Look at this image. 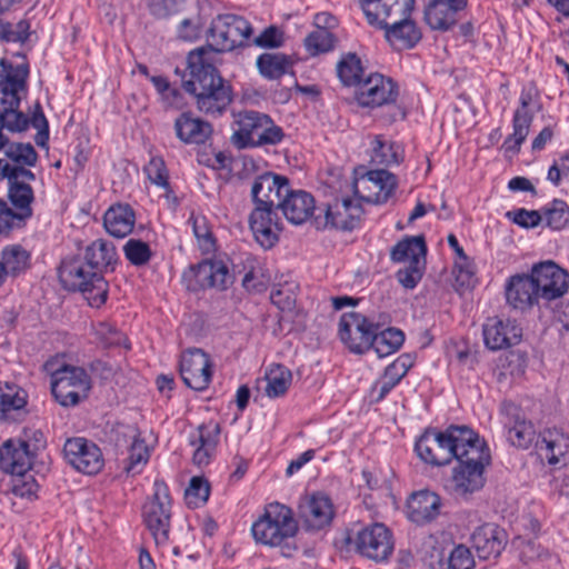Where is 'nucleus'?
<instances>
[{"label":"nucleus","mask_w":569,"mask_h":569,"mask_svg":"<svg viewBox=\"0 0 569 569\" xmlns=\"http://www.w3.org/2000/svg\"><path fill=\"white\" fill-rule=\"evenodd\" d=\"M507 217L512 219L515 223L523 228L537 227L542 217L537 210L518 209L516 211H508Z\"/></svg>","instance_id":"nucleus-61"},{"label":"nucleus","mask_w":569,"mask_h":569,"mask_svg":"<svg viewBox=\"0 0 569 569\" xmlns=\"http://www.w3.org/2000/svg\"><path fill=\"white\" fill-rule=\"evenodd\" d=\"M282 41V33L274 26L268 27L253 39V43L260 48H279Z\"/></svg>","instance_id":"nucleus-62"},{"label":"nucleus","mask_w":569,"mask_h":569,"mask_svg":"<svg viewBox=\"0 0 569 569\" xmlns=\"http://www.w3.org/2000/svg\"><path fill=\"white\" fill-rule=\"evenodd\" d=\"M290 66L289 58L283 53H262L257 59L259 72L267 79L282 77Z\"/></svg>","instance_id":"nucleus-44"},{"label":"nucleus","mask_w":569,"mask_h":569,"mask_svg":"<svg viewBox=\"0 0 569 569\" xmlns=\"http://www.w3.org/2000/svg\"><path fill=\"white\" fill-rule=\"evenodd\" d=\"M27 405V392L22 389L8 388V391L0 392V411L7 413L12 410H20Z\"/></svg>","instance_id":"nucleus-55"},{"label":"nucleus","mask_w":569,"mask_h":569,"mask_svg":"<svg viewBox=\"0 0 569 569\" xmlns=\"http://www.w3.org/2000/svg\"><path fill=\"white\" fill-rule=\"evenodd\" d=\"M91 379L81 367L63 365L51 375V392L62 407H74L87 399Z\"/></svg>","instance_id":"nucleus-8"},{"label":"nucleus","mask_w":569,"mask_h":569,"mask_svg":"<svg viewBox=\"0 0 569 569\" xmlns=\"http://www.w3.org/2000/svg\"><path fill=\"white\" fill-rule=\"evenodd\" d=\"M395 549L392 532L383 523L363 528L356 538V550L377 563L388 561Z\"/></svg>","instance_id":"nucleus-11"},{"label":"nucleus","mask_w":569,"mask_h":569,"mask_svg":"<svg viewBox=\"0 0 569 569\" xmlns=\"http://www.w3.org/2000/svg\"><path fill=\"white\" fill-rule=\"evenodd\" d=\"M446 432L452 460L456 459L458 462L490 460L485 442L468 426L450 425L446 428Z\"/></svg>","instance_id":"nucleus-12"},{"label":"nucleus","mask_w":569,"mask_h":569,"mask_svg":"<svg viewBox=\"0 0 569 569\" xmlns=\"http://www.w3.org/2000/svg\"><path fill=\"white\" fill-rule=\"evenodd\" d=\"M276 207L257 206L249 217L250 229L263 248H271L278 241L282 223L274 211Z\"/></svg>","instance_id":"nucleus-22"},{"label":"nucleus","mask_w":569,"mask_h":569,"mask_svg":"<svg viewBox=\"0 0 569 569\" xmlns=\"http://www.w3.org/2000/svg\"><path fill=\"white\" fill-rule=\"evenodd\" d=\"M0 179L8 180L9 199L13 207L20 211L19 213L13 212L12 209L7 207V203L3 200H0V212L6 211L8 216L19 220L31 217V202L33 201L34 196L28 181H33L36 179V174L27 168L10 166L7 160L0 159Z\"/></svg>","instance_id":"nucleus-6"},{"label":"nucleus","mask_w":569,"mask_h":569,"mask_svg":"<svg viewBox=\"0 0 569 569\" xmlns=\"http://www.w3.org/2000/svg\"><path fill=\"white\" fill-rule=\"evenodd\" d=\"M337 38L327 28H316L305 38L306 50L311 56L327 53L335 49Z\"/></svg>","instance_id":"nucleus-45"},{"label":"nucleus","mask_w":569,"mask_h":569,"mask_svg":"<svg viewBox=\"0 0 569 569\" xmlns=\"http://www.w3.org/2000/svg\"><path fill=\"white\" fill-rule=\"evenodd\" d=\"M397 187L396 176L383 169L369 171L355 184V193L367 202L383 203Z\"/></svg>","instance_id":"nucleus-20"},{"label":"nucleus","mask_w":569,"mask_h":569,"mask_svg":"<svg viewBox=\"0 0 569 569\" xmlns=\"http://www.w3.org/2000/svg\"><path fill=\"white\" fill-rule=\"evenodd\" d=\"M149 459L148 449L144 445L143 440L134 439L130 450H129V457H128V465L126 466V471L128 473H139L141 468H139L141 465L147 463Z\"/></svg>","instance_id":"nucleus-53"},{"label":"nucleus","mask_w":569,"mask_h":569,"mask_svg":"<svg viewBox=\"0 0 569 569\" xmlns=\"http://www.w3.org/2000/svg\"><path fill=\"white\" fill-rule=\"evenodd\" d=\"M377 323L358 312L343 313L339 321L341 341L355 353H363L375 341Z\"/></svg>","instance_id":"nucleus-13"},{"label":"nucleus","mask_w":569,"mask_h":569,"mask_svg":"<svg viewBox=\"0 0 569 569\" xmlns=\"http://www.w3.org/2000/svg\"><path fill=\"white\" fill-rule=\"evenodd\" d=\"M234 126L231 142L238 149L274 146L284 137L282 128L268 114L254 110L239 112Z\"/></svg>","instance_id":"nucleus-4"},{"label":"nucleus","mask_w":569,"mask_h":569,"mask_svg":"<svg viewBox=\"0 0 569 569\" xmlns=\"http://www.w3.org/2000/svg\"><path fill=\"white\" fill-rule=\"evenodd\" d=\"M209 356L201 349H189L180 360V376L184 385L193 390L207 389L212 377Z\"/></svg>","instance_id":"nucleus-16"},{"label":"nucleus","mask_w":569,"mask_h":569,"mask_svg":"<svg viewBox=\"0 0 569 569\" xmlns=\"http://www.w3.org/2000/svg\"><path fill=\"white\" fill-rule=\"evenodd\" d=\"M4 153L13 162L10 166L33 167L38 160V153L31 143H10Z\"/></svg>","instance_id":"nucleus-47"},{"label":"nucleus","mask_w":569,"mask_h":569,"mask_svg":"<svg viewBox=\"0 0 569 569\" xmlns=\"http://www.w3.org/2000/svg\"><path fill=\"white\" fill-rule=\"evenodd\" d=\"M292 375L289 369L282 365H272L266 372L264 391L268 397L276 398L283 396L291 385Z\"/></svg>","instance_id":"nucleus-43"},{"label":"nucleus","mask_w":569,"mask_h":569,"mask_svg":"<svg viewBox=\"0 0 569 569\" xmlns=\"http://www.w3.org/2000/svg\"><path fill=\"white\" fill-rule=\"evenodd\" d=\"M290 181L287 177L273 172H266L257 177L251 188L254 204L276 207L288 192Z\"/></svg>","instance_id":"nucleus-21"},{"label":"nucleus","mask_w":569,"mask_h":569,"mask_svg":"<svg viewBox=\"0 0 569 569\" xmlns=\"http://www.w3.org/2000/svg\"><path fill=\"white\" fill-rule=\"evenodd\" d=\"M143 522L151 532L157 545H163L169 539L171 521V499L169 488L163 480L153 483V495L142 509Z\"/></svg>","instance_id":"nucleus-9"},{"label":"nucleus","mask_w":569,"mask_h":569,"mask_svg":"<svg viewBox=\"0 0 569 569\" xmlns=\"http://www.w3.org/2000/svg\"><path fill=\"white\" fill-rule=\"evenodd\" d=\"M63 453L68 463L84 475H96L104 465L100 448L82 437L68 439L63 446Z\"/></svg>","instance_id":"nucleus-15"},{"label":"nucleus","mask_w":569,"mask_h":569,"mask_svg":"<svg viewBox=\"0 0 569 569\" xmlns=\"http://www.w3.org/2000/svg\"><path fill=\"white\" fill-rule=\"evenodd\" d=\"M539 300L552 301L562 297L569 288V273L553 261L532 267L531 274Z\"/></svg>","instance_id":"nucleus-14"},{"label":"nucleus","mask_w":569,"mask_h":569,"mask_svg":"<svg viewBox=\"0 0 569 569\" xmlns=\"http://www.w3.org/2000/svg\"><path fill=\"white\" fill-rule=\"evenodd\" d=\"M38 483L32 477L26 479L24 477H17L13 480L12 492L17 497L32 499L38 491Z\"/></svg>","instance_id":"nucleus-63"},{"label":"nucleus","mask_w":569,"mask_h":569,"mask_svg":"<svg viewBox=\"0 0 569 569\" xmlns=\"http://www.w3.org/2000/svg\"><path fill=\"white\" fill-rule=\"evenodd\" d=\"M30 22L26 19L18 22L6 21L4 41L24 43L29 38Z\"/></svg>","instance_id":"nucleus-59"},{"label":"nucleus","mask_w":569,"mask_h":569,"mask_svg":"<svg viewBox=\"0 0 569 569\" xmlns=\"http://www.w3.org/2000/svg\"><path fill=\"white\" fill-rule=\"evenodd\" d=\"M536 448L540 456L548 460L549 465H566L569 461V436L561 429L543 430L539 435Z\"/></svg>","instance_id":"nucleus-28"},{"label":"nucleus","mask_w":569,"mask_h":569,"mask_svg":"<svg viewBox=\"0 0 569 569\" xmlns=\"http://www.w3.org/2000/svg\"><path fill=\"white\" fill-rule=\"evenodd\" d=\"M398 87L391 78L371 73L359 86L357 101L362 107H381L396 101Z\"/></svg>","instance_id":"nucleus-17"},{"label":"nucleus","mask_w":569,"mask_h":569,"mask_svg":"<svg viewBox=\"0 0 569 569\" xmlns=\"http://www.w3.org/2000/svg\"><path fill=\"white\" fill-rule=\"evenodd\" d=\"M415 0H361L371 26L386 31L387 40L398 50L411 49L421 40V31L410 19Z\"/></svg>","instance_id":"nucleus-2"},{"label":"nucleus","mask_w":569,"mask_h":569,"mask_svg":"<svg viewBox=\"0 0 569 569\" xmlns=\"http://www.w3.org/2000/svg\"><path fill=\"white\" fill-rule=\"evenodd\" d=\"M18 440L28 445V450L31 451L34 458L39 451L46 448L43 432L38 429L24 430L23 438Z\"/></svg>","instance_id":"nucleus-64"},{"label":"nucleus","mask_w":569,"mask_h":569,"mask_svg":"<svg viewBox=\"0 0 569 569\" xmlns=\"http://www.w3.org/2000/svg\"><path fill=\"white\" fill-rule=\"evenodd\" d=\"M189 77H183V89L196 99L200 112L221 116L232 102L231 86L214 67V51L210 47L192 50L187 58Z\"/></svg>","instance_id":"nucleus-1"},{"label":"nucleus","mask_w":569,"mask_h":569,"mask_svg":"<svg viewBox=\"0 0 569 569\" xmlns=\"http://www.w3.org/2000/svg\"><path fill=\"white\" fill-rule=\"evenodd\" d=\"M337 76L343 86H360L363 77V66L361 59L353 52H348L341 57L337 63Z\"/></svg>","instance_id":"nucleus-42"},{"label":"nucleus","mask_w":569,"mask_h":569,"mask_svg":"<svg viewBox=\"0 0 569 569\" xmlns=\"http://www.w3.org/2000/svg\"><path fill=\"white\" fill-rule=\"evenodd\" d=\"M471 541L479 558L497 559L508 543V533L496 523H485L473 531Z\"/></svg>","instance_id":"nucleus-24"},{"label":"nucleus","mask_w":569,"mask_h":569,"mask_svg":"<svg viewBox=\"0 0 569 569\" xmlns=\"http://www.w3.org/2000/svg\"><path fill=\"white\" fill-rule=\"evenodd\" d=\"M189 222L192 224V230L200 248L207 252L212 251L214 249V239L207 218L192 212Z\"/></svg>","instance_id":"nucleus-49"},{"label":"nucleus","mask_w":569,"mask_h":569,"mask_svg":"<svg viewBox=\"0 0 569 569\" xmlns=\"http://www.w3.org/2000/svg\"><path fill=\"white\" fill-rule=\"evenodd\" d=\"M441 508V498L433 491L413 492L407 501L408 519L417 525H426L435 520Z\"/></svg>","instance_id":"nucleus-30"},{"label":"nucleus","mask_w":569,"mask_h":569,"mask_svg":"<svg viewBox=\"0 0 569 569\" xmlns=\"http://www.w3.org/2000/svg\"><path fill=\"white\" fill-rule=\"evenodd\" d=\"M219 432L218 425H201L191 433L190 445L196 447L192 460L197 466L209 463L219 440Z\"/></svg>","instance_id":"nucleus-35"},{"label":"nucleus","mask_w":569,"mask_h":569,"mask_svg":"<svg viewBox=\"0 0 569 569\" xmlns=\"http://www.w3.org/2000/svg\"><path fill=\"white\" fill-rule=\"evenodd\" d=\"M405 335L401 330L396 328L382 329L377 323L375 329V341L371 348L376 351L379 358L389 356L396 352L403 343Z\"/></svg>","instance_id":"nucleus-40"},{"label":"nucleus","mask_w":569,"mask_h":569,"mask_svg":"<svg viewBox=\"0 0 569 569\" xmlns=\"http://www.w3.org/2000/svg\"><path fill=\"white\" fill-rule=\"evenodd\" d=\"M475 566V561L470 550L460 545L456 547L447 561L439 562L438 569H472Z\"/></svg>","instance_id":"nucleus-52"},{"label":"nucleus","mask_w":569,"mask_h":569,"mask_svg":"<svg viewBox=\"0 0 569 569\" xmlns=\"http://www.w3.org/2000/svg\"><path fill=\"white\" fill-rule=\"evenodd\" d=\"M362 213L360 202L345 198L327 204L321 213L313 218V226L318 230L331 228L351 231L359 226Z\"/></svg>","instance_id":"nucleus-10"},{"label":"nucleus","mask_w":569,"mask_h":569,"mask_svg":"<svg viewBox=\"0 0 569 569\" xmlns=\"http://www.w3.org/2000/svg\"><path fill=\"white\" fill-rule=\"evenodd\" d=\"M458 463L452 476L455 493L460 497H467L481 489L485 483V465L489 463V460L462 461Z\"/></svg>","instance_id":"nucleus-32"},{"label":"nucleus","mask_w":569,"mask_h":569,"mask_svg":"<svg viewBox=\"0 0 569 569\" xmlns=\"http://www.w3.org/2000/svg\"><path fill=\"white\" fill-rule=\"evenodd\" d=\"M123 253L126 259L136 267H141L147 264L151 257L152 251L150 249V246L140 240L131 238L129 239L124 246H123Z\"/></svg>","instance_id":"nucleus-48"},{"label":"nucleus","mask_w":569,"mask_h":569,"mask_svg":"<svg viewBox=\"0 0 569 569\" xmlns=\"http://www.w3.org/2000/svg\"><path fill=\"white\" fill-rule=\"evenodd\" d=\"M418 457L432 466H445L452 461L447 432L437 428H427L415 443Z\"/></svg>","instance_id":"nucleus-18"},{"label":"nucleus","mask_w":569,"mask_h":569,"mask_svg":"<svg viewBox=\"0 0 569 569\" xmlns=\"http://www.w3.org/2000/svg\"><path fill=\"white\" fill-rule=\"evenodd\" d=\"M426 264L410 263L397 271L396 277L399 283L406 289H413L422 279Z\"/></svg>","instance_id":"nucleus-56"},{"label":"nucleus","mask_w":569,"mask_h":569,"mask_svg":"<svg viewBox=\"0 0 569 569\" xmlns=\"http://www.w3.org/2000/svg\"><path fill=\"white\" fill-rule=\"evenodd\" d=\"M209 482L201 477H192L184 491L187 503L193 507L203 505L209 499Z\"/></svg>","instance_id":"nucleus-51"},{"label":"nucleus","mask_w":569,"mask_h":569,"mask_svg":"<svg viewBox=\"0 0 569 569\" xmlns=\"http://www.w3.org/2000/svg\"><path fill=\"white\" fill-rule=\"evenodd\" d=\"M253 33L251 23L243 17L234 13H221L214 17L208 29L210 47L214 57L220 52H229L247 46Z\"/></svg>","instance_id":"nucleus-7"},{"label":"nucleus","mask_w":569,"mask_h":569,"mask_svg":"<svg viewBox=\"0 0 569 569\" xmlns=\"http://www.w3.org/2000/svg\"><path fill=\"white\" fill-rule=\"evenodd\" d=\"M530 100L531 97L529 93L521 94L520 108L515 111L512 119L513 132L505 139L502 144L506 152L518 153L522 142L526 140L529 133L533 119L532 113H530L528 110Z\"/></svg>","instance_id":"nucleus-33"},{"label":"nucleus","mask_w":569,"mask_h":569,"mask_svg":"<svg viewBox=\"0 0 569 569\" xmlns=\"http://www.w3.org/2000/svg\"><path fill=\"white\" fill-rule=\"evenodd\" d=\"M508 441L520 449H527L535 439V428L513 402H503L500 409Z\"/></svg>","instance_id":"nucleus-19"},{"label":"nucleus","mask_w":569,"mask_h":569,"mask_svg":"<svg viewBox=\"0 0 569 569\" xmlns=\"http://www.w3.org/2000/svg\"><path fill=\"white\" fill-rule=\"evenodd\" d=\"M6 278L17 277L30 267V253L21 246H11L2 250L1 261Z\"/></svg>","instance_id":"nucleus-41"},{"label":"nucleus","mask_w":569,"mask_h":569,"mask_svg":"<svg viewBox=\"0 0 569 569\" xmlns=\"http://www.w3.org/2000/svg\"><path fill=\"white\" fill-rule=\"evenodd\" d=\"M299 516L308 529H323L333 519L332 502L328 496L320 492L305 497L299 503Z\"/></svg>","instance_id":"nucleus-25"},{"label":"nucleus","mask_w":569,"mask_h":569,"mask_svg":"<svg viewBox=\"0 0 569 569\" xmlns=\"http://www.w3.org/2000/svg\"><path fill=\"white\" fill-rule=\"evenodd\" d=\"M183 3L184 0H150L149 9L156 18L164 19L177 13Z\"/></svg>","instance_id":"nucleus-60"},{"label":"nucleus","mask_w":569,"mask_h":569,"mask_svg":"<svg viewBox=\"0 0 569 569\" xmlns=\"http://www.w3.org/2000/svg\"><path fill=\"white\" fill-rule=\"evenodd\" d=\"M506 299L513 309L519 310H526L535 303H539L540 300L530 274L511 277L506 287Z\"/></svg>","instance_id":"nucleus-34"},{"label":"nucleus","mask_w":569,"mask_h":569,"mask_svg":"<svg viewBox=\"0 0 569 569\" xmlns=\"http://www.w3.org/2000/svg\"><path fill=\"white\" fill-rule=\"evenodd\" d=\"M177 137L184 143L201 144L212 134V126L200 118L183 112L174 121Z\"/></svg>","instance_id":"nucleus-36"},{"label":"nucleus","mask_w":569,"mask_h":569,"mask_svg":"<svg viewBox=\"0 0 569 569\" xmlns=\"http://www.w3.org/2000/svg\"><path fill=\"white\" fill-rule=\"evenodd\" d=\"M34 457L28 445L17 439H9L0 446V469L14 477H26L31 469Z\"/></svg>","instance_id":"nucleus-27"},{"label":"nucleus","mask_w":569,"mask_h":569,"mask_svg":"<svg viewBox=\"0 0 569 569\" xmlns=\"http://www.w3.org/2000/svg\"><path fill=\"white\" fill-rule=\"evenodd\" d=\"M148 179L156 186L163 189L169 188L168 171L164 161L160 157H152L144 167Z\"/></svg>","instance_id":"nucleus-54"},{"label":"nucleus","mask_w":569,"mask_h":569,"mask_svg":"<svg viewBox=\"0 0 569 569\" xmlns=\"http://www.w3.org/2000/svg\"><path fill=\"white\" fill-rule=\"evenodd\" d=\"M136 223V213L129 204L117 203L111 206L103 216L106 231L114 238H124L130 234Z\"/></svg>","instance_id":"nucleus-37"},{"label":"nucleus","mask_w":569,"mask_h":569,"mask_svg":"<svg viewBox=\"0 0 569 569\" xmlns=\"http://www.w3.org/2000/svg\"><path fill=\"white\" fill-rule=\"evenodd\" d=\"M467 0H431L425 10V20L433 30L447 31L457 23L458 13Z\"/></svg>","instance_id":"nucleus-29"},{"label":"nucleus","mask_w":569,"mask_h":569,"mask_svg":"<svg viewBox=\"0 0 569 569\" xmlns=\"http://www.w3.org/2000/svg\"><path fill=\"white\" fill-rule=\"evenodd\" d=\"M202 30V21L199 14L184 18L177 27V36L184 41H194L199 39Z\"/></svg>","instance_id":"nucleus-57"},{"label":"nucleus","mask_w":569,"mask_h":569,"mask_svg":"<svg viewBox=\"0 0 569 569\" xmlns=\"http://www.w3.org/2000/svg\"><path fill=\"white\" fill-rule=\"evenodd\" d=\"M315 198L305 190H293L289 186L287 194L278 203V210L282 212L284 218L292 224H302L309 219H313L317 214ZM313 223V220H311Z\"/></svg>","instance_id":"nucleus-26"},{"label":"nucleus","mask_w":569,"mask_h":569,"mask_svg":"<svg viewBox=\"0 0 569 569\" xmlns=\"http://www.w3.org/2000/svg\"><path fill=\"white\" fill-rule=\"evenodd\" d=\"M297 531L298 525L291 509L278 502L270 503L251 527L254 540L271 547L280 546Z\"/></svg>","instance_id":"nucleus-5"},{"label":"nucleus","mask_w":569,"mask_h":569,"mask_svg":"<svg viewBox=\"0 0 569 569\" xmlns=\"http://www.w3.org/2000/svg\"><path fill=\"white\" fill-rule=\"evenodd\" d=\"M96 335L106 348L121 346L127 341L123 333L109 323L101 322L96 329Z\"/></svg>","instance_id":"nucleus-58"},{"label":"nucleus","mask_w":569,"mask_h":569,"mask_svg":"<svg viewBox=\"0 0 569 569\" xmlns=\"http://www.w3.org/2000/svg\"><path fill=\"white\" fill-rule=\"evenodd\" d=\"M486 346L491 350L509 348L520 342L522 329L515 320L489 318L482 329Z\"/></svg>","instance_id":"nucleus-23"},{"label":"nucleus","mask_w":569,"mask_h":569,"mask_svg":"<svg viewBox=\"0 0 569 569\" xmlns=\"http://www.w3.org/2000/svg\"><path fill=\"white\" fill-rule=\"evenodd\" d=\"M88 264L101 276L107 270L113 271L117 262V251L112 242L103 239L93 241L86 248L84 254L81 257Z\"/></svg>","instance_id":"nucleus-38"},{"label":"nucleus","mask_w":569,"mask_h":569,"mask_svg":"<svg viewBox=\"0 0 569 569\" xmlns=\"http://www.w3.org/2000/svg\"><path fill=\"white\" fill-rule=\"evenodd\" d=\"M59 279L69 291H80L91 307L99 308L108 297V283L81 256L67 258L59 268Z\"/></svg>","instance_id":"nucleus-3"},{"label":"nucleus","mask_w":569,"mask_h":569,"mask_svg":"<svg viewBox=\"0 0 569 569\" xmlns=\"http://www.w3.org/2000/svg\"><path fill=\"white\" fill-rule=\"evenodd\" d=\"M190 273L202 289L226 290L232 283V276L221 260H203L196 267H191Z\"/></svg>","instance_id":"nucleus-31"},{"label":"nucleus","mask_w":569,"mask_h":569,"mask_svg":"<svg viewBox=\"0 0 569 569\" xmlns=\"http://www.w3.org/2000/svg\"><path fill=\"white\" fill-rule=\"evenodd\" d=\"M427 246L423 236L406 237L392 247L390 258L393 262L426 264Z\"/></svg>","instance_id":"nucleus-39"},{"label":"nucleus","mask_w":569,"mask_h":569,"mask_svg":"<svg viewBox=\"0 0 569 569\" xmlns=\"http://www.w3.org/2000/svg\"><path fill=\"white\" fill-rule=\"evenodd\" d=\"M543 213L547 224L553 230H561L569 223V206L563 200L555 199Z\"/></svg>","instance_id":"nucleus-50"},{"label":"nucleus","mask_w":569,"mask_h":569,"mask_svg":"<svg viewBox=\"0 0 569 569\" xmlns=\"http://www.w3.org/2000/svg\"><path fill=\"white\" fill-rule=\"evenodd\" d=\"M401 160L399 146L387 142L379 137H376L372 142L371 161L375 164L391 166L398 164Z\"/></svg>","instance_id":"nucleus-46"}]
</instances>
